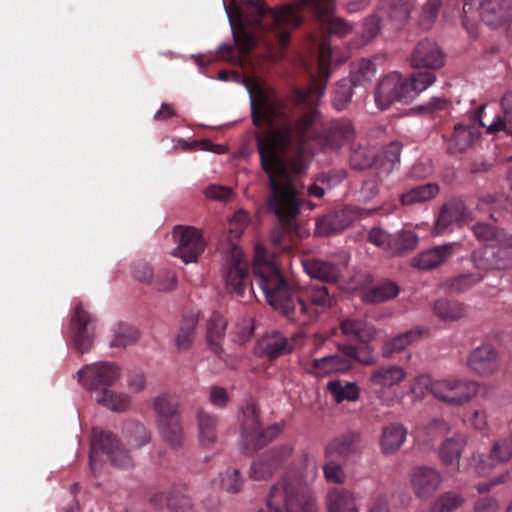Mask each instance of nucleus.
Instances as JSON below:
<instances>
[{"label":"nucleus","mask_w":512,"mask_h":512,"mask_svg":"<svg viewBox=\"0 0 512 512\" xmlns=\"http://www.w3.org/2000/svg\"><path fill=\"white\" fill-rule=\"evenodd\" d=\"M255 138L261 169L268 177L265 206L279 222L271 231V241L274 246L287 249V235L297 232L298 216L305 203L297 177L304 173L306 165L300 159H286L288 132H276L269 137L256 133Z\"/></svg>","instance_id":"1"},{"label":"nucleus","mask_w":512,"mask_h":512,"mask_svg":"<svg viewBox=\"0 0 512 512\" xmlns=\"http://www.w3.org/2000/svg\"><path fill=\"white\" fill-rule=\"evenodd\" d=\"M252 275L266 302L289 320L301 325L315 320L318 308L324 310L333 304L325 285L311 283L294 291L278 265L264 258L263 248H256Z\"/></svg>","instance_id":"2"},{"label":"nucleus","mask_w":512,"mask_h":512,"mask_svg":"<svg viewBox=\"0 0 512 512\" xmlns=\"http://www.w3.org/2000/svg\"><path fill=\"white\" fill-rule=\"evenodd\" d=\"M240 28L234 31V39L243 52L250 51L257 43V32L271 31L279 45L289 41V29L300 26L303 17L298 13L297 0L277 9L269 8L263 0H242L236 6Z\"/></svg>","instance_id":"3"},{"label":"nucleus","mask_w":512,"mask_h":512,"mask_svg":"<svg viewBox=\"0 0 512 512\" xmlns=\"http://www.w3.org/2000/svg\"><path fill=\"white\" fill-rule=\"evenodd\" d=\"M324 89L325 87L320 84H313V86L308 88L298 89L295 93L294 101L296 105L302 107L305 111L299 116L293 127L286 125L282 129L269 132L264 137H269L276 132H288L290 144L287 149H289L292 144L293 135H295L301 144L314 138L320 145L333 149L349 144L355 137V129L351 120L346 118L332 121L322 134H316V125L319 121V113L316 109V105L323 95ZM286 152H288V150H286ZM285 156L287 160L300 159L304 163L301 156L290 158L287 153H285Z\"/></svg>","instance_id":"4"},{"label":"nucleus","mask_w":512,"mask_h":512,"mask_svg":"<svg viewBox=\"0 0 512 512\" xmlns=\"http://www.w3.org/2000/svg\"><path fill=\"white\" fill-rule=\"evenodd\" d=\"M302 457V469H288L271 487L269 512H319L315 493L308 485L317 476V462L306 451Z\"/></svg>","instance_id":"5"},{"label":"nucleus","mask_w":512,"mask_h":512,"mask_svg":"<svg viewBox=\"0 0 512 512\" xmlns=\"http://www.w3.org/2000/svg\"><path fill=\"white\" fill-rule=\"evenodd\" d=\"M222 279L228 293L243 300L257 298L249 271V261L243 251L230 242L223 252Z\"/></svg>","instance_id":"6"},{"label":"nucleus","mask_w":512,"mask_h":512,"mask_svg":"<svg viewBox=\"0 0 512 512\" xmlns=\"http://www.w3.org/2000/svg\"><path fill=\"white\" fill-rule=\"evenodd\" d=\"M298 13L309 10L329 34L345 37L353 31V25L333 15L335 0H297Z\"/></svg>","instance_id":"7"},{"label":"nucleus","mask_w":512,"mask_h":512,"mask_svg":"<svg viewBox=\"0 0 512 512\" xmlns=\"http://www.w3.org/2000/svg\"><path fill=\"white\" fill-rule=\"evenodd\" d=\"M478 391L474 381L446 378L437 379L433 387V396L449 405L461 406L469 402Z\"/></svg>","instance_id":"8"},{"label":"nucleus","mask_w":512,"mask_h":512,"mask_svg":"<svg viewBox=\"0 0 512 512\" xmlns=\"http://www.w3.org/2000/svg\"><path fill=\"white\" fill-rule=\"evenodd\" d=\"M82 385L92 396L114 384L120 377L117 365L111 362H97L85 365L78 371Z\"/></svg>","instance_id":"9"},{"label":"nucleus","mask_w":512,"mask_h":512,"mask_svg":"<svg viewBox=\"0 0 512 512\" xmlns=\"http://www.w3.org/2000/svg\"><path fill=\"white\" fill-rule=\"evenodd\" d=\"M172 234L177 242L173 255L181 258L185 263L196 262L205 247L201 232L191 226H176Z\"/></svg>","instance_id":"10"},{"label":"nucleus","mask_w":512,"mask_h":512,"mask_svg":"<svg viewBox=\"0 0 512 512\" xmlns=\"http://www.w3.org/2000/svg\"><path fill=\"white\" fill-rule=\"evenodd\" d=\"M475 265L478 269L493 270L507 269L512 267V235L502 237L492 247H487L481 254L473 255Z\"/></svg>","instance_id":"11"},{"label":"nucleus","mask_w":512,"mask_h":512,"mask_svg":"<svg viewBox=\"0 0 512 512\" xmlns=\"http://www.w3.org/2000/svg\"><path fill=\"white\" fill-rule=\"evenodd\" d=\"M70 328L74 347L80 353L89 352L95 337V324L93 317L82 304L76 306Z\"/></svg>","instance_id":"12"},{"label":"nucleus","mask_w":512,"mask_h":512,"mask_svg":"<svg viewBox=\"0 0 512 512\" xmlns=\"http://www.w3.org/2000/svg\"><path fill=\"white\" fill-rule=\"evenodd\" d=\"M409 100L405 80L398 72H391L383 77L376 87L375 103L382 110L388 109L395 102Z\"/></svg>","instance_id":"13"},{"label":"nucleus","mask_w":512,"mask_h":512,"mask_svg":"<svg viewBox=\"0 0 512 512\" xmlns=\"http://www.w3.org/2000/svg\"><path fill=\"white\" fill-rule=\"evenodd\" d=\"M362 434L348 431L333 438L324 449L325 458H336L347 463L352 457L361 455L363 451Z\"/></svg>","instance_id":"14"},{"label":"nucleus","mask_w":512,"mask_h":512,"mask_svg":"<svg viewBox=\"0 0 512 512\" xmlns=\"http://www.w3.org/2000/svg\"><path fill=\"white\" fill-rule=\"evenodd\" d=\"M303 345V334L296 333L291 339L285 337L278 331L264 335L258 342V349L261 355L269 359H276L293 352Z\"/></svg>","instance_id":"15"},{"label":"nucleus","mask_w":512,"mask_h":512,"mask_svg":"<svg viewBox=\"0 0 512 512\" xmlns=\"http://www.w3.org/2000/svg\"><path fill=\"white\" fill-rule=\"evenodd\" d=\"M409 61L415 69L425 68L433 71L444 66L445 54L434 40L425 38L417 43Z\"/></svg>","instance_id":"16"},{"label":"nucleus","mask_w":512,"mask_h":512,"mask_svg":"<svg viewBox=\"0 0 512 512\" xmlns=\"http://www.w3.org/2000/svg\"><path fill=\"white\" fill-rule=\"evenodd\" d=\"M411 486L419 498H428L440 486L442 482L441 473L429 466H417L410 474Z\"/></svg>","instance_id":"17"},{"label":"nucleus","mask_w":512,"mask_h":512,"mask_svg":"<svg viewBox=\"0 0 512 512\" xmlns=\"http://www.w3.org/2000/svg\"><path fill=\"white\" fill-rule=\"evenodd\" d=\"M357 219H359L358 211L346 207L320 218L316 223V232L321 236H330L347 229Z\"/></svg>","instance_id":"18"},{"label":"nucleus","mask_w":512,"mask_h":512,"mask_svg":"<svg viewBox=\"0 0 512 512\" xmlns=\"http://www.w3.org/2000/svg\"><path fill=\"white\" fill-rule=\"evenodd\" d=\"M242 434L246 440L256 448H262L272 437H268L271 430L263 431L259 422L258 413L254 404H247L243 410Z\"/></svg>","instance_id":"19"},{"label":"nucleus","mask_w":512,"mask_h":512,"mask_svg":"<svg viewBox=\"0 0 512 512\" xmlns=\"http://www.w3.org/2000/svg\"><path fill=\"white\" fill-rule=\"evenodd\" d=\"M353 363L346 356L329 355L320 359H314L304 366L307 373L324 377L333 373H346L353 368Z\"/></svg>","instance_id":"20"},{"label":"nucleus","mask_w":512,"mask_h":512,"mask_svg":"<svg viewBox=\"0 0 512 512\" xmlns=\"http://www.w3.org/2000/svg\"><path fill=\"white\" fill-rule=\"evenodd\" d=\"M467 366L474 373L489 376L498 369V354L489 345L477 347L469 354Z\"/></svg>","instance_id":"21"},{"label":"nucleus","mask_w":512,"mask_h":512,"mask_svg":"<svg viewBox=\"0 0 512 512\" xmlns=\"http://www.w3.org/2000/svg\"><path fill=\"white\" fill-rule=\"evenodd\" d=\"M251 114L255 126H261L264 123L272 126L277 120L286 116L284 106L268 98H262L258 102L251 100Z\"/></svg>","instance_id":"22"},{"label":"nucleus","mask_w":512,"mask_h":512,"mask_svg":"<svg viewBox=\"0 0 512 512\" xmlns=\"http://www.w3.org/2000/svg\"><path fill=\"white\" fill-rule=\"evenodd\" d=\"M340 330L347 338L363 344L376 339L378 331L375 326L365 319L347 317L340 322Z\"/></svg>","instance_id":"23"},{"label":"nucleus","mask_w":512,"mask_h":512,"mask_svg":"<svg viewBox=\"0 0 512 512\" xmlns=\"http://www.w3.org/2000/svg\"><path fill=\"white\" fill-rule=\"evenodd\" d=\"M454 246L451 243L425 250L411 259V266L420 270H432L452 257Z\"/></svg>","instance_id":"24"},{"label":"nucleus","mask_w":512,"mask_h":512,"mask_svg":"<svg viewBox=\"0 0 512 512\" xmlns=\"http://www.w3.org/2000/svg\"><path fill=\"white\" fill-rule=\"evenodd\" d=\"M407 377V371L399 365H384L370 372L369 382L373 386L392 388L400 385Z\"/></svg>","instance_id":"25"},{"label":"nucleus","mask_w":512,"mask_h":512,"mask_svg":"<svg viewBox=\"0 0 512 512\" xmlns=\"http://www.w3.org/2000/svg\"><path fill=\"white\" fill-rule=\"evenodd\" d=\"M120 446L121 443L111 432L93 429L89 456L91 470L94 471L95 459L99 453H104L110 458Z\"/></svg>","instance_id":"26"},{"label":"nucleus","mask_w":512,"mask_h":512,"mask_svg":"<svg viewBox=\"0 0 512 512\" xmlns=\"http://www.w3.org/2000/svg\"><path fill=\"white\" fill-rule=\"evenodd\" d=\"M305 272L312 278L327 283H336L342 277L338 265L320 259H307L303 262Z\"/></svg>","instance_id":"27"},{"label":"nucleus","mask_w":512,"mask_h":512,"mask_svg":"<svg viewBox=\"0 0 512 512\" xmlns=\"http://www.w3.org/2000/svg\"><path fill=\"white\" fill-rule=\"evenodd\" d=\"M198 437L205 447L213 446L218 439V418L216 415L199 408L196 412Z\"/></svg>","instance_id":"28"},{"label":"nucleus","mask_w":512,"mask_h":512,"mask_svg":"<svg viewBox=\"0 0 512 512\" xmlns=\"http://www.w3.org/2000/svg\"><path fill=\"white\" fill-rule=\"evenodd\" d=\"M407 436L406 428L399 423H390L382 428L380 448L383 454L393 455L404 444Z\"/></svg>","instance_id":"29"},{"label":"nucleus","mask_w":512,"mask_h":512,"mask_svg":"<svg viewBox=\"0 0 512 512\" xmlns=\"http://www.w3.org/2000/svg\"><path fill=\"white\" fill-rule=\"evenodd\" d=\"M328 512H359L354 493L345 488H332L326 494Z\"/></svg>","instance_id":"30"},{"label":"nucleus","mask_w":512,"mask_h":512,"mask_svg":"<svg viewBox=\"0 0 512 512\" xmlns=\"http://www.w3.org/2000/svg\"><path fill=\"white\" fill-rule=\"evenodd\" d=\"M426 332L425 329L415 328L396 335L382 345V356L385 359L391 358L395 353L405 350L408 346L420 340Z\"/></svg>","instance_id":"31"},{"label":"nucleus","mask_w":512,"mask_h":512,"mask_svg":"<svg viewBox=\"0 0 512 512\" xmlns=\"http://www.w3.org/2000/svg\"><path fill=\"white\" fill-rule=\"evenodd\" d=\"M465 445L466 441L461 436L445 440L439 447V457L442 464L451 467L454 471H459V462Z\"/></svg>","instance_id":"32"},{"label":"nucleus","mask_w":512,"mask_h":512,"mask_svg":"<svg viewBox=\"0 0 512 512\" xmlns=\"http://www.w3.org/2000/svg\"><path fill=\"white\" fill-rule=\"evenodd\" d=\"M380 5L386 11L389 19L400 27L410 19L416 0H381Z\"/></svg>","instance_id":"33"},{"label":"nucleus","mask_w":512,"mask_h":512,"mask_svg":"<svg viewBox=\"0 0 512 512\" xmlns=\"http://www.w3.org/2000/svg\"><path fill=\"white\" fill-rule=\"evenodd\" d=\"M159 434L163 442L171 449L179 450L186 442V434L181 418L158 425Z\"/></svg>","instance_id":"34"},{"label":"nucleus","mask_w":512,"mask_h":512,"mask_svg":"<svg viewBox=\"0 0 512 512\" xmlns=\"http://www.w3.org/2000/svg\"><path fill=\"white\" fill-rule=\"evenodd\" d=\"M198 320V314L195 312H188L183 315L180 322L179 332L175 339V345L178 351H186L192 346Z\"/></svg>","instance_id":"35"},{"label":"nucleus","mask_w":512,"mask_h":512,"mask_svg":"<svg viewBox=\"0 0 512 512\" xmlns=\"http://www.w3.org/2000/svg\"><path fill=\"white\" fill-rule=\"evenodd\" d=\"M226 327L227 321L218 313H213L207 322V342L217 355L223 352L221 342L225 337Z\"/></svg>","instance_id":"36"},{"label":"nucleus","mask_w":512,"mask_h":512,"mask_svg":"<svg viewBox=\"0 0 512 512\" xmlns=\"http://www.w3.org/2000/svg\"><path fill=\"white\" fill-rule=\"evenodd\" d=\"M153 408L157 415L158 425L181 418L180 406L176 399L168 395H161L154 399Z\"/></svg>","instance_id":"37"},{"label":"nucleus","mask_w":512,"mask_h":512,"mask_svg":"<svg viewBox=\"0 0 512 512\" xmlns=\"http://www.w3.org/2000/svg\"><path fill=\"white\" fill-rule=\"evenodd\" d=\"M337 349L348 359L364 365L372 366L377 363V358L374 355V349L372 346H355L352 344H338Z\"/></svg>","instance_id":"38"},{"label":"nucleus","mask_w":512,"mask_h":512,"mask_svg":"<svg viewBox=\"0 0 512 512\" xmlns=\"http://www.w3.org/2000/svg\"><path fill=\"white\" fill-rule=\"evenodd\" d=\"M418 243L417 235L412 231L402 230L391 235L389 252L392 256H402L414 250Z\"/></svg>","instance_id":"39"},{"label":"nucleus","mask_w":512,"mask_h":512,"mask_svg":"<svg viewBox=\"0 0 512 512\" xmlns=\"http://www.w3.org/2000/svg\"><path fill=\"white\" fill-rule=\"evenodd\" d=\"M95 401L115 412L126 411L130 406V397L125 394H118L114 391L104 389L93 395Z\"/></svg>","instance_id":"40"},{"label":"nucleus","mask_w":512,"mask_h":512,"mask_svg":"<svg viewBox=\"0 0 512 512\" xmlns=\"http://www.w3.org/2000/svg\"><path fill=\"white\" fill-rule=\"evenodd\" d=\"M439 193V186L435 183H427L416 186L401 195L403 205H414L417 203L429 201L435 198Z\"/></svg>","instance_id":"41"},{"label":"nucleus","mask_w":512,"mask_h":512,"mask_svg":"<svg viewBox=\"0 0 512 512\" xmlns=\"http://www.w3.org/2000/svg\"><path fill=\"white\" fill-rule=\"evenodd\" d=\"M433 311L443 321H456L465 316L463 304L446 298L435 301Z\"/></svg>","instance_id":"42"},{"label":"nucleus","mask_w":512,"mask_h":512,"mask_svg":"<svg viewBox=\"0 0 512 512\" xmlns=\"http://www.w3.org/2000/svg\"><path fill=\"white\" fill-rule=\"evenodd\" d=\"M375 72L374 63L369 59L362 58L352 64L350 75L347 79L350 80L354 86H364L372 81Z\"/></svg>","instance_id":"43"},{"label":"nucleus","mask_w":512,"mask_h":512,"mask_svg":"<svg viewBox=\"0 0 512 512\" xmlns=\"http://www.w3.org/2000/svg\"><path fill=\"white\" fill-rule=\"evenodd\" d=\"M399 294V287L391 281H384L373 286L363 296V299L369 303H381L395 298Z\"/></svg>","instance_id":"44"},{"label":"nucleus","mask_w":512,"mask_h":512,"mask_svg":"<svg viewBox=\"0 0 512 512\" xmlns=\"http://www.w3.org/2000/svg\"><path fill=\"white\" fill-rule=\"evenodd\" d=\"M405 80L409 99L426 90L436 81V75L432 71L414 72Z\"/></svg>","instance_id":"45"},{"label":"nucleus","mask_w":512,"mask_h":512,"mask_svg":"<svg viewBox=\"0 0 512 512\" xmlns=\"http://www.w3.org/2000/svg\"><path fill=\"white\" fill-rule=\"evenodd\" d=\"M465 503L462 494L454 491L441 493L432 503L428 512H454Z\"/></svg>","instance_id":"46"},{"label":"nucleus","mask_w":512,"mask_h":512,"mask_svg":"<svg viewBox=\"0 0 512 512\" xmlns=\"http://www.w3.org/2000/svg\"><path fill=\"white\" fill-rule=\"evenodd\" d=\"M475 237L492 247L493 244L498 243L502 240V237L507 236L509 233L500 229L492 224L479 222L472 227Z\"/></svg>","instance_id":"47"},{"label":"nucleus","mask_w":512,"mask_h":512,"mask_svg":"<svg viewBox=\"0 0 512 512\" xmlns=\"http://www.w3.org/2000/svg\"><path fill=\"white\" fill-rule=\"evenodd\" d=\"M328 391L333 395L336 402L356 401L359 398V387L354 382H347L345 385L338 380L330 381L327 384Z\"/></svg>","instance_id":"48"},{"label":"nucleus","mask_w":512,"mask_h":512,"mask_svg":"<svg viewBox=\"0 0 512 512\" xmlns=\"http://www.w3.org/2000/svg\"><path fill=\"white\" fill-rule=\"evenodd\" d=\"M124 434L127 443L132 448H141L151 441V433L143 424L137 422L128 423L125 426Z\"/></svg>","instance_id":"49"},{"label":"nucleus","mask_w":512,"mask_h":512,"mask_svg":"<svg viewBox=\"0 0 512 512\" xmlns=\"http://www.w3.org/2000/svg\"><path fill=\"white\" fill-rule=\"evenodd\" d=\"M402 149L403 145L401 142L392 141L384 146L376 156L380 165L387 166L388 173H390L392 169L400 163Z\"/></svg>","instance_id":"50"},{"label":"nucleus","mask_w":512,"mask_h":512,"mask_svg":"<svg viewBox=\"0 0 512 512\" xmlns=\"http://www.w3.org/2000/svg\"><path fill=\"white\" fill-rule=\"evenodd\" d=\"M441 7L442 0H427L422 5L418 18V25L422 30L428 31L432 29L437 20Z\"/></svg>","instance_id":"51"},{"label":"nucleus","mask_w":512,"mask_h":512,"mask_svg":"<svg viewBox=\"0 0 512 512\" xmlns=\"http://www.w3.org/2000/svg\"><path fill=\"white\" fill-rule=\"evenodd\" d=\"M483 280V275L479 272L460 274L447 280L446 287L449 291L461 293Z\"/></svg>","instance_id":"52"},{"label":"nucleus","mask_w":512,"mask_h":512,"mask_svg":"<svg viewBox=\"0 0 512 512\" xmlns=\"http://www.w3.org/2000/svg\"><path fill=\"white\" fill-rule=\"evenodd\" d=\"M354 84L350 80L344 78L340 80L334 89V96L332 100L333 106L341 111L345 109L351 102Z\"/></svg>","instance_id":"53"},{"label":"nucleus","mask_w":512,"mask_h":512,"mask_svg":"<svg viewBox=\"0 0 512 512\" xmlns=\"http://www.w3.org/2000/svg\"><path fill=\"white\" fill-rule=\"evenodd\" d=\"M465 212V206L462 201L449 202L441 208L438 217V225L446 227L449 223L459 220Z\"/></svg>","instance_id":"54"},{"label":"nucleus","mask_w":512,"mask_h":512,"mask_svg":"<svg viewBox=\"0 0 512 512\" xmlns=\"http://www.w3.org/2000/svg\"><path fill=\"white\" fill-rule=\"evenodd\" d=\"M138 339V331L126 324H120L114 332L110 342L111 347H127L134 344Z\"/></svg>","instance_id":"55"},{"label":"nucleus","mask_w":512,"mask_h":512,"mask_svg":"<svg viewBox=\"0 0 512 512\" xmlns=\"http://www.w3.org/2000/svg\"><path fill=\"white\" fill-rule=\"evenodd\" d=\"M326 463L323 466V473L327 481L335 484H343L346 480V475L343 466L346 463L340 462L336 458H325Z\"/></svg>","instance_id":"56"},{"label":"nucleus","mask_w":512,"mask_h":512,"mask_svg":"<svg viewBox=\"0 0 512 512\" xmlns=\"http://www.w3.org/2000/svg\"><path fill=\"white\" fill-rule=\"evenodd\" d=\"M474 142V134L471 129L457 125L452 136V143L456 151H466Z\"/></svg>","instance_id":"57"},{"label":"nucleus","mask_w":512,"mask_h":512,"mask_svg":"<svg viewBox=\"0 0 512 512\" xmlns=\"http://www.w3.org/2000/svg\"><path fill=\"white\" fill-rule=\"evenodd\" d=\"M169 510L171 512H192L193 504L191 498L179 489L170 491Z\"/></svg>","instance_id":"58"},{"label":"nucleus","mask_w":512,"mask_h":512,"mask_svg":"<svg viewBox=\"0 0 512 512\" xmlns=\"http://www.w3.org/2000/svg\"><path fill=\"white\" fill-rule=\"evenodd\" d=\"M278 470L277 464L272 463L267 458L261 459L252 464L250 477L254 480H266Z\"/></svg>","instance_id":"59"},{"label":"nucleus","mask_w":512,"mask_h":512,"mask_svg":"<svg viewBox=\"0 0 512 512\" xmlns=\"http://www.w3.org/2000/svg\"><path fill=\"white\" fill-rule=\"evenodd\" d=\"M434 384L435 380H433L429 375L421 374L411 381L409 392L418 398H422L427 392H431L433 394Z\"/></svg>","instance_id":"60"},{"label":"nucleus","mask_w":512,"mask_h":512,"mask_svg":"<svg viewBox=\"0 0 512 512\" xmlns=\"http://www.w3.org/2000/svg\"><path fill=\"white\" fill-rule=\"evenodd\" d=\"M491 458L501 463L508 462L512 458V438L496 441L491 450Z\"/></svg>","instance_id":"61"},{"label":"nucleus","mask_w":512,"mask_h":512,"mask_svg":"<svg viewBox=\"0 0 512 512\" xmlns=\"http://www.w3.org/2000/svg\"><path fill=\"white\" fill-rule=\"evenodd\" d=\"M383 182V178L380 173H375L363 182L360 189V197L363 201H370L380 190V185Z\"/></svg>","instance_id":"62"},{"label":"nucleus","mask_w":512,"mask_h":512,"mask_svg":"<svg viewBox=\"0 0 512 512\" xmlns=\"http://www.w3.org/2000/svg\"><path fill=\"white\" fill-rule=\"evenodd\" d=\"M318 46V69L321 77L328 78L329 76V60L331 56L330 43L326 38H323Z\"/></svg>","instance_id":"63"},{"label":"nucleus","mask_w":512,"mask_h":512,"mask_svg":"<svg viewBox=\"0 0 512 512\" xmlns=\"http://www.w3.org/2000/svg\"><path fill=\"white\" fill-rule=\"evenodd\" d=\"M375 155H369L365 148L355 149L350 155V165L355 170H362L372 165Z\"/></svg>","instance_id":"64"}]
</instances>
